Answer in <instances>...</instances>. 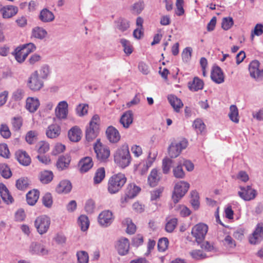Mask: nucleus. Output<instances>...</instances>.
I'll return each mask as SVG.
<instances>
[{
  "instance_id": "obj_1",
  "label": "nucleus",
  "mask_w": 263,
  "mask_h": 263,
  "mask_svg": "<svg viewBox=\"0 0 263 263\" xmlns=\"http://www.w3.org/2000/svg\"><path fill=\"white\" fill-rule=\"evenodd\" d=\"M115 162L120 167L125 168L131 162V156L128 145L126 143L122 144L117 149L114 154Z\"/></svg>"
},
{
  "instance_id": "obj_2",
  "label": "nucleus",
  "mask_w": 263,
  "mask_h": 263,
  "mask_svg": "<svg viewBox=\"0 0 263 263\" xmlns=\"http://www.w3.org/2000/svg\"><path fill=\"white\" fill-rule=\"evenodd\" d=\"M126 181V178L122 173L112 176L109 179L107 189L110 194H115L118 192Z\"/></svg>"
},
{
  "instance_id": "obj_3",
  "label": "nucleus",
  "mask_w": 263,
  "mask_h": 263,
  "mask_svg": "<svg viewBox=\"0 0 263 263\" xmlns=\"http://www.w3.org/2000/svg\"><path fill=\"white\" fill-rule=\"evenodd\" d=\"M100 117L98 115H95L91 118L89 126L86 128L85 136L88 141H91L95 139L99 130Z\"/></svg>"
},
{
  "instance_id": "obj_4",
  "label": "nucleus",
  "mask_w": 263,
  "mask_h": 263,
  "mask_svg": "<svg viewBox=\"0 0 263 263\" xmlns=\"http://www.w3.org/2000/svg\"><path fill=\"white\" fill-rule=\"evenodd\" d=\"M189 187V183L183 181L178 182L175 184L172 197L175 204L178 203L184 196Z\"/></svg>"
},
{
  "instance_id": "obj_5",
  "label": "nucleus",
  "mask_w": 263,
  "mask_h": 263,
  "mask_svg": "<svg viewBox=\"0 0 263 263\" xmlns=\"http://www.w3.org/2000/svg\"><path fill=\"white\" fill-rule=\"evenodd\" d=\"M188 145V142L185 139L175 141L171 144L168 148V153L171 158L177 157L182 151L185 149Z\"/></svg>"
},
{
  "instance_id": "obj_6",
  "label": "nucleus",
  "mask_w": 263,
  "mask_h": 263,
  "mask_svg": "<svg viewBox=\"0 0 263 263\" xmlns=\"http://www.w3.org/2000/svg\"><path fill=\"white\" fill-rule=\"evenodd\" d=\"M51 220L50 217L46 215H41L36 218L34 224L37 232L41 235L44 234L48 231Z\"/></svg>"
},
{
  "instance_id": "obj_7",
  "label": "nucleus",
  "mask_w": 263,
  "mask_h": 263,
  "mask_svg": "<svg viewBox=\"0 0 263 263\" xmlns=\"http://www.w3.org/2000/svg\"><path fill=\"white\" fill-rule=\"evenodd\" d=\"M208 231V227L206 224L199 223L193 227L191 234L197 243L199 244L204 239Z\"/></svg>"
},
{
  "instance_id": "obj_8",
  "label": "nucleus",
  "mask_w": 263,
  "mask_h": 263,
  "mask_svg": "<svg viewBox=\"0 0 263 263\" xmlns=\"http://www.w3.org/2000/svg\"><path fill=\"white\" fill-rule=\"evenodd\" d=\"M97 159L100 161L106 160L110 156L109 147L102 144L100 139H97L93 145Z\"/></svg>"
},
{
  "instance_id": "obj_9",
  "label": "nucleus",
  "mask_w": 263,
  "mask_h": 263,
  "mask_svg": "<svg viewBox=\"0 0 263 263\" xmlns=\"http://www.w3.org/2000/svg\"><path fill=\"white\" fill-rule=\"evenodd\" d=\"M38 71H34L29 77L28 82V87L32 91L40 90L43 86L44 83L40 80Z\"/></svg>"
},
{
  "instance_id": "obj_10",
  "label": "nucleus",
  "mask_w": 263,
  "mask_h": 263,
  "mask_svg": "<svg viewBox=\"0 0 263 263\" xmlns=\"http://www.w3.org/2000/svg\"><path fill=\"white\" fill-rule=\"evenodd\" d=\"M240 191L238 192L239 196L245 201H250L254 199L256 195L257 192L252 189L251 186H240Z\"/></svg>"
},
{
  "instance_id": "obj_11",
  "label": "nucleus",
  "mask_w": 263,
  "mask_h": 263,
  "mask_svg": "<svg viewBox=\"0 0 263 263\" xmlns=\"http://www.w3.org/2000/svg\"><path fill=\"white\" fill-rule=\"evenodd\" d=\"M18 11V7L13 5L4 6L0 4V13L3 18L8 19L15 15Z\"/></svg>"
},
{
  "instance_id": "obj_12",
  "label": "nucleus",
  "mask_w": 263,
  "mask_h": 263,
  "mask_svg": "<svg viewBox=\"0 0 263 263\" xmlns=\"http://www.w3.org/2000/svg\"><path fill=\"white\" fill-rule=\"evenodd\" d=\"M113 220L112 213L109 210L102 211L98 216V222L104 227L110 226Z\"/></svg>"
},
{
  "instance_id": "obj_13",
  "label": "nucleus",
  "mask_w": 263,
  "mask_h": 263,
  "mask_svg": "<svg viewBox=\"0 0 263 263\" xmlns=\"http://www.w3.org/2000/svg\"><path fill=\"white\" fill-rule=\"evenodd\" d=\"M68 105L66 101L60 102L55 109V115L59 119H65L68 112Z\"/></svg>"
},
{
  "instance_id": "obj_14",
  "label": "nucleus",
  "mask_w": 263,
  "mask_h": 263,
  "mask_svg": "<svg viewBox=\"0 0 263 263\" xmlns=\"http://www.w3.org/2000/svg\"><path fill=\"white\" fill-rule=\"evenodd\" d=\"M259 67V63L258 61L254 60L250 63L249 70L251 77L257 79L263 77V70H260Z\"/></svg>"
},
{
  "instance_id": "obj_15",
  "label": "nucleus",
  "mask_w": 263,
  "mask_h": 263,
  "mask_svg": "<svg viewBox=\"0 0 263 263\" xmlns=\"http://www.w3.org/2000/svg\"><path fill=\"white\" fill-rule=\"evenodd\" d=\"M116 248L120 255L127 254L129 249V241L126 238H121L117 242Z\"/></svg>"
},
{
  "instance_id": "obj_16",
  "label": "nucleus",
  "mask_w": 263,
  "mask_h": 263,
  "mask_svg": "<svg viewBox=\"0 0 263 263\" xmlns=\"http://www.w3.org/2000/svg\"><path fill=\"white\" fill-rule=\"evenodd\" d=\"M263 238V226L258 224L254 232L249 238V241L251 244H256L261 241Z\"/></svg>"
},
{
  "instance_id": "obj_17",
  "label": "nucleus",
  "mask_w": 263,
  "mask_h": 263,
  "mask_svg": "<svg viewBox=\"0 0 263 263\" xmlns=\"http://www.w3.org/2000/svg\"><path fill=\"white\" fill-rule=\"evenodd\" d=\"M108 140L112 143H117L120 139V135L118 130L112 126L108 127L106 131Z\"/></svg>"
},
{
  "instance_id": "obj_18",
  "label": "nucleus",
  "mask_w": 263,
  "mask_h": 263,
  "mask_svg": "<svg viewBox=\"0 0 263 263\" xmlns=\"http://www.w3.org/2000/svg\"><path fill=\"white\" fill-rule=\"evenodd\" d=\"M211 77L212 80L217 84H221L224 81L223 73L218 66L214 67L213 68Z\"/></svg>"
},
{
  "instance_id": "obj_19",
  "label": "nucleus",
  "mask_w": 263,
  "mask_h": 263,
  "mask_svg": "<svg viewBox=\"0 0 263 263\" xmlns=\"http://www.w3.org/2000/svg\"><path fill=\"white\" fill-rule=\"evenodd\" d=\"M93 163L92 158L89 157H86L82 159L79 163L80 171L82 173L88 172L93 166Z\"/></svg>"
},
{
  "instance_id": "obj_20",
  "label": "nucleus",
  "mask_w": 263,
  "mask_h": 263,
  "mask_svg": "<svg viewBox=\"0 0 263 263\" xmlns=\"http://www.w3.org/2000/svg\"><path fill=\"white\" fill-rule=\"evenodd\" d=\"M61 133V127L56 124L49 125L46 129V134L48 138L54 139L58 137Z\"/></svg>"
},
{
  "instance_id": "obj_21",
  "label": "nucleus",
  "mask_w": 263,
  "mask_h": 263,
  "mask_svg": "<svg viewBox=\"0 0 263 263\" xmlns=\"http://www.w3.org/2000/svg\"><path fill=\"white\" fill-rule=\"evenodd\" d=\"M15 157L19 163L23 165L28 166L31 163V158L27 153L23 151H18L15 153Z\"/></svg>"
},
{
  "instance_id": "obj_22",
  "label": "nucleus",
  "mask_w": 263,
  "mask_h": 263,
  "mask_svg": "<svg viewBox=\"0 0 263 263\" xmlns=\"http://www.w3.org/2000/svg\"><path fill=\"white\" fill-rule=\"evenodd\" d=\"M133 122V113L132 110H128L124 112L120 119V123L123 126L127 128Z\"/></svg>"
},
{
  "instance_id": "obj_23",
  "label": "nucleus",
  "mask_w": 263,
  "mask_h": 263,
  "mask_svg": "<svg viewBox=\"0 0 263 263\" xmlns=\"http://www.w3.org/2000/svg\"><path fill=\"white\" fill-rule=\"evenodd\" d=\"M0 194L3 200L7 204L12 203L13 201V197L10 194V193L6 185L2 183H0Z\"/></svg>"
},
{
  "instance_id": "obj_24",
  "label": "nucleus",
  "mask_w": 263,
  "mask_h": 263,
  "mask_svg": "<svg viewBox=\"0 0 263 263\" xmlns=\"http://www.w3.org/2000/svg\"><path fill=\"white\" fill-rule=\"evenodd\" d=\"M39 106L40 102L37 98L29 97L27 99L26 107L30 112H35Z\"/></svg>"
},
{
  "instance_id": "obj_25",
  "label": "nucleus",
  "mask_w": 263,
  "mask_h": 263,
  "mask_svg": "<svg viewBox=\"0 0 263 263\" xmlns=\"http://www.w3.org/2000/svg\"><path fill=\"white\" fill-rule=\"evenodd\" d=\"M39 17L44 23L51 22L54 20L53 13L46 8L41 11Z\"/></svg>"
},
{
  "instance_id": "obj_26",
  "label": "nucleus",
  "mask_w": 263,
  "mask_h": 263,
  "mask_svg": "<svg viewBox=\"0 0 263 263\" xmlns=\"http://www.w3.org/2000/svg\"><path fill=\"white\" fill-rule=\"evenodd\" d=\"M72 188L70 182L68 180H62L58 185L56 188V191L58 193H69Z\"/></svg>"
},
{
  "instance_id": "obj_27",
  "label": "nucleus",
  "mask_w": 263,
  "mask_h": 263,
  "mask_svg": "<svg viewBox=\"0 0 263 263\" xmlns=\"http://www.w3.org/2000/svg\"><path fill=\"white\" fill-rule=\"evenodd\" d=\"M204 85L202 80L198 77H195L193 80L188 83L189 89L194 91H197L203 88Z\"/></svg>"
},
{
  "instance_id": "obj_28",
  "label": "nucleus",
  "mask_w": 263,
  "mask_h": 263,
  "mask_svg": "<svg viewBox=\"0 0 263 263\" xmlns=\"http://www.w3.org/2000/svg\"><path fill=\"white\" fill-rule=\"evenodd\" d=\"M82 132L77 126L71 128L68 132V137L72 142H78L81 138Z\"/></svg>"
},
{
  "instance_id": "obj_29",
  "label": "nucleus",
  "mask_w": 263,
  "mask_h": 263,
  "mask_svg": "<svg viewBox=\"0 0 263 263\" xmlns=\"http://www.w3.org/2000/svg\"><path fill=\"white\" fill-rule=\"evenodd\" d=\"M160 180V176L158 173V171L154 168L153 169L148 177V183L150 186L154 187L157 185Z\"/></svg>"
},
{
  "instance_id": "obj_30",
  "label": "nucleus",
  "mask_w": 263,
  "mask_h": 263,
  "mask_svg": "<svg viewBox=\"0 0 263 263\" xmlns=\"http://www.w3.org/2000/svg\"><path fill=\"white\" fill-rule=\"evenodd\" d=\"M53 174L50 171H41L39 175L40 181L43 184H48L53 179Z\"/></svg>"
},
{
  "instance_id": "obj_31",
  "label": "nucleus",
  "mask_w": 263,
  "mask_h": 263,
  "mask_svg": "<svg viewBox=\"0 0 263 263\" xmlns=\"http://www.w3.org/2000/svg\"><path fill=\"white\" fill-rule=\"evenodd\" d=\"M40 193L36 190L29 191L26 195V200L30 205H34L39 198Z\"/></svg>"
},
{
  "instance_id": "obj_32",
  "label": "nucleus",
  "mask_w": 263,
  "mask_h": 263,
  "mask_svg": "<svg viewBox=\"0 0 263 263\" xmlns=\"http://www.w3.org/2000/svg\"><path fill=\"white\" fill-rule=\"evenodd\" d=\"M167 98L170 103L174 110L178 112L179 109L183 106V103L181 100L174 95H170L168 96Z\"/></svg>"
},
{
  "instance_id": "obj_33",
  "label": "nucleus",
  "mask_w": 263,
  "mask_h": 263,
  "mask_svg": "<svg viewBox=\"0 0 263 263\" xmlns=\"http://www.w3.org/2000/svg\"><path fill=\"white\" fill-rule=\"evenodd\" d=\"M47 35V32L45 29L40 27L33 28L31 32V36L36 39L42 40Z\"/></svg>"
},
{
  "instance_id": "obj_34",
  "label": "nucleus",
  "mask_w": 263,
  "mask_h": 263,
  "mask_svg": "<svg viewBox=\"0 0 263 263\" xmlns=\"http://www.w3.org/2000/svg\"><path fill=\"white\" fill-rule=\"evenodd\" d=\"M140 187L137 186L135 184H129L125 190V193L128 197L132 198L135 197L140 191Z\"/></svg>"
},
{
  "instance_id": "obj_35",
  "label": "nucleus",
  "mask_w": 263,
  "mask_h": 263,
  "mask_svg": "<svg viewBox=\"0 0 263 263\" xmlns=\"http://www.w3.org/2000/svg\"><path fill=\"white\" fill-rule=\"evenodd\" d=\"M144 8V5L143 2H138L129 8L131 13L135 15H138L141 13Z\"/></svg>"
},
{
  "instance_id": "obj_36",
  "label": "nucleus",
  "mask_w": 263,
  "mask_h": 263,
  "mask_svg": "<svg viewBox=\"0 0 263 263\" xmlns=\"http://www.w3.org/2000/svg\"><path fill=\"white\" fill-rule=\"evenodd\" d=\"M26 54L27 53H24V51L22 50L20 47H17L12 53V54L14 56L15 60L20 63L25 61L27 58Z\"/></svg>"
},
{
  "instance_id": "obj_37",
  "label": "nucleus",
  "mask_w": 263,
  "mask_h": 263,
  "mask_svg": "<svg viewBox=\"0 0 263 263\" xmlns=\"http://www.w3.org/2000/svg\"><path fill=\"white\" fill-rule=\"evenodd\" d=\"M105 175V170L103 167L99 168L95 175L93 181L95 184H99L104 179Z\"/></svg>"
},
{
  "instance_id": "obj_38",
  "label": "nucleus",
  "mask_w": 263,
  "mask_h": 263,
  "mask_svg": "<svg viewBox=\"0 0 263 263\" xmlns=\"http://www.w3.org/2000/svg\"><path fill=\"white\" fill-rule=\"evenodd\" d=\"M229 116L231 120L235 123H238V111L236 105H232L230 107V112Z\"/></svg>"
},
{
  "instance_id": "obj_39",
  "label": "nucleus",
  "mask_w": 263,
  "mask_h": 263,
  "mask_svg": "<svg viewBox=\"0 0 263 263\" xmlns=\"http://www.w3.org/2000/svg\"><path fill=\"white\" fill-rule=\"evenodd\" d=\"M0 174L3 177L6 179H8L12 176L9 167L5 163H0Z\"/></svg>"
},
{
  "instance_id": "obj_40",
  "label": "nucleus",
  "mask_w": 263,
  "mask_h": 263,
  "mask_svg": "<svg viewBox=\"0 0 263 263\" xmlns=\"http://www.w3.org/2000/svg\"><path fill=\"white\" fill-rule=\"evenodd\" d=\"M23 119L21 117H14L11 119L12 129L14 131H19L23 125Z\"/></svg>"
},
{
  "instance_id": "obj_41",
  "label": "nucleus",
  "mask_w": 263,
  "mask_h": 263,
  "mask_svg": "<svg viewBox=\"0 0 263 263\" xmlns=\"http://www.w3.org/2000/svg\"><path fill=\"white\" fill-rule=\"evenodd\" d=\"M78 223L82 231H86L89 226L88 217L85 215H81L78 219Z\"/></svg>"
},
{
  "instance_id": "obj_42",
  "label": "nucleus",
  "mask_w": 263,
  "mask_h": 263,
  "mask_svg": "<svg viewBox=\"0 0 263 263\" xmlns=\"http://www.w3.org/2000/svg\"><path fill=\"white\" fill-rule=\"evenodd\" d=\"M174 176L177 178H183L185 173L182 166V161L180 160L179 164L173 170Z\"/></svg>"
},
{
  "instance_id": "obj_43",
  "label": "nucleus",
  "mask_w": 263,
  "mask_h": 263,
  "mask_svg": "<svg viewBox=\"0 0 263 263\" xmlns=\"http://www.w3.org/2000/svg\"><path fill=\"white\" fill-rule=\"evenodd\" d=\"M129 27V22L124 18H119L117 22V28L122 32L126 31Z\"/></svg>"
},
{
  "instance_id": "obj_44",
  "label": "nucleus",
  "mask_w": 263,
  "mask_h": 263,
  "mask_svg": "<svg viewBox=\"0 0 263 263\" xmlns=\"http://www.w3.org/2000/svg\"><path fill=\"white\" fill-rule=\"evenodd\" d=\"M123 223L127 226L126 232L128 234H134L136 232V227L130 218L125 219L123 221Z\"/></svg>"
},
{
  "instance_id": "obj_45",
  "label": "nucleus",
  "mask_w": 263,
  "mask_h": 263,
  "mask_svg": "<svg viewBox=\"0 0 263 263\" xmlns=\"http://www.w3.org/2000/svg\"><path fill=\"white\" fill-rule=\"evenodd\" d=\"M120 43L123 47L124 52L127 55H129L133 52V47L129 41L125 39H122L120 40Z\"/></svg>"
},
{
  "instance_id": "obj_46",
  "label": "nucleus",
  "mask_w": 263,
  "mask_h": 263,
  "mask_svg": "<svg viewBox=\"0 0 263 263\" xmlns=\"http://www.w3.org/2000/svg\"><path fill=\"white\" fill-rule=\"evenodd\" d=\"M167 222L165 225V230L168 233L172 232L176 228L177 224V219L176 218L166 219Z\"/></svg>"
},
{
  "instance_id": "obj_47",
  "label": "nucleus",
  "mask_w": 263,
  "mask_h": 263,
  "mask_svg": "<svg viewBox=\"0 0 263 263\" xmlns=\"http://www.w3.org/2000/svg\"><path fill=\"white\" fill-rule=\"evenodd\" d=\"M191 199L190 202L195 210H197L199 207V196L196 191H192L191 193Z\"/></svg>"
},
{
  "instance_id": "obj_48",
  "label": "nucleus",
  "mask_w": 263,
  "mask_h": 263,
  "mask_svg": "<svg viewBox=\"0 0 263 263\" xmlns=\"http://www.w3.org/2000/svg\"><path fill=\"white\" fill-rule=\"evenodd\" d=\"M175 210L179 212L180 215L182 217L188 216L191 214L190 210L183 205H177L175 207Z\"/></svg>"
},
{
  "instance_id": "obj_49",
  "label": "nucleus",
  "mask_w": 263,
  "mask_h": 263,
  "mask_svg": "<svg viewBox=\"0 0 263 263\" xmlns=\"http://www.w3.org/2000/svg\"><path fill=\"white\" fill-rule=\"evenodd\" d=\"M78 263H88L89 256L88 253L84 251H78L77 253Z\"/></svg>"
},
{
  "instance_id": "obj_50",
  "label": "nucleus",
  "mask_w": 263,
  "mask_h": 263,
  "mask_svg": "<svg viewBox=\"0 0 263 263\" xmlns=\"http://www.w3.org/2000/svg\"><path fill=\"white\" fill-rule=\"evenodd\" d=\"M39 73L42 79H47L50 73L49 66L47 65H43L40 68Z\"/></svg>"
},
{
  "instance_id": "obj_51",
  "label": "nucleus",
  "mask_w": 263,
  "mask_h": 263,
  "mask_svg": "<svg viewBox=\"0 0 263 263\" xmlns=\"http://www.w3.org/2000/svg\"><path fill=\"white\" fill-rule=\"evenodd\" d=\"M168 240L166 237H163L159 239L158 242V249L160 252L165 251L168 248Z\"/></svg>"
},
{
  "instance_id": "obj_52",
  "label": "nucleus",
  "mask_w": 263,
  "mask_h": 263,
  "mask_svg": "<svg viewBox=\"0 0 263 263\" xmlns=\"http://www.w3.org/2000/svg\"><path fill=\"white\" fill-rule=\"evenodd\" d=\"M29 183L27 178H21L16 182V187L20 190H25L28 186Z\"/></svg>"
},
{
  "instance_id": "obj_53",
  "label": "nucleus",
  "mask_w": 263,
  "mask_h": 263,
  "mask_svg": "<svg viewBox=\"0 0 263 263\" xmlns=\"http://www.w3.org/2000/svg\"><path fill=\"white\" fill-rule=\"evenodd\" d=\"M69 162V157H61L57 162V165L58 168L63 170L68 166Z\"/></svg>"
},
{
  "instance_id": "obj_54",
  "label": "nucleus",
  "mask_w": 263,
  "mask_h": 263,
  "mask_svg": "<svg viewBox=\"0 0 263 263\" xmlns=\"http://www.w3.org/2000/svg\"><path fill=\"white\" fill-rule=\"evenodd\" d=\"M193 126L195 128L198 134L202 133L205 129V124L201 120L199 119L194 121Z\"/></svg>"
},
{
  "instance_id": "obj_55",
  "label": "nucleus",
  "mask_w": 263,
  "mask_h": 263,
  "mask_svg": "<svg viewBox=\"0 0 263 263\" xmlns=\"http://www.w3.org/2000/svg\"><path fill=\"white\" fill-rule=\"evenodd\" d=\"M173 161L167 158L163 159L162 161V170L164 174H167L170 171Z\"/></svg>"
},
{
  "instance_id": "obj_56",
  "label": "nucleus",
  "mask_w": 263,
  "mask_h": 263,
  "mask_svg": "<svg viewBox=\"0 0 263 263\" xmlns=\"http://www.w3.org/2000/svg\"><path fill=\"white\" fill-rule=\"evenodd\" d=\"M88 105L86 104H79L76 108L77 114L80 116H83L87 114Z\"/></svg>"
},
{
  "instance_id": "obj_57",
  "label": "nucleus",
  "mask_w": 263,
  "mask_h": 263,
  "mask_svg": "<svg viewBox=\"0 0 263 263\" xmlns=\"http://www.w3.org/2000/svg\"><path fill=\"white\" fill-rule=\"evenodd\" d=\"M20 47L22 50L24 51L25 53H27L26 57H27L31 52H33L36 49V47L34 44L31 43L24 44L22 46H20Z\"/></svg>"
},
{
  "instance_id": "obj_58",
  "label": "nucleus",
  "mask_w": 263,
  "mask_h": 263,
  "mask_svg": "<svg viewBox=\"0 0 263 263\" xmlns=\"http://www.w3.org/2000/svg\"><path fill=\"white\" fill-rule=\"evenodd\" d=\"M0 134L1 136L6 139L9 138L11 136V132L9 127L5 124H2L0 127Z\"/></svg>"
},
{
  "instance_id": "obj_59",
  "label": "nucleus",
  "mask_w": 263,
  "mask_h": 263,
  "mask_svg": "<svg viewBox=\"0 0 263 263\" xmlns=\"http://www.w3.org/2000/svg\"><path fill=\"white\" fill-rule=\"evenodd\" d=\"M233 25V18L231 17H224L223 18L221 26L222 28L225 30H227L229 29Z\"/></svg>"
},
{
  "instance_id": "obj_60",
  "label": "nucleus",
  "mask_w": 263,
  "mask_h": 263,
  "mask_svg": "<svg viewBox=\"0 0 263 263\" xmlns=\"http://www.w3.org/2000/svg\"><path fill=\"white\" fill-rule=\"evenodd\" d=\"M192 49L191 47H187L184 48L182 52L181 55L183 61L188 62L192 56Z\"/></svg>"
},
{
  "instance_id": "obj_61",
  "label": "nucleus",
  "mask_w": 263,
  "mask_h": 263,
  "mask_svg": "<svg viewBox=\"0 0 263 263\" xmlns=\"http://www.w3.org/2000/svg\"><path fill=\"white\" fill-rule=\"evenodd\" d=\"M37 134L35 131L28 132L26 136V140L30 144L33 143L36 139Z\"/></svg>"
},
{
  "instance_id": "obj_62",
  "label": "nucleus",
  "mask_w": 263,
  "mask_h": 263,
  "mask_svg": "<svg viewBox=\"0 0 263 263\" xmlns=\"http://www.w3.org/2000/svg\"><path fill=\"white\" fill-rule=\"evenodd\" d=\"M42 201L43 204L47 207L50 208L52 204V196L50 193H46L42 198Z\"/></svg>"
},
{
  "instance_id": "obj_63",
  "label": "nucleus",
  "mask_w": 263,
  "mask_h": 263,
  "mask_svg": "<svg viewBox=\"0 0 263 263\" xmlns=\"http://www.w3.org/2000/svg\"><path fill=\"white\" fill-rule=\"evenodd\" d=\"M163 187H158L151 192V199L152 200H156L159 199L163 192Z\"/></svg>"
},
{
  "instance_id": "obj_64",
  "label": "nucleus",
  "mask_w": 263,
  "mask_h": 263,
  "mask_svg": "<svg viewBox=\"0 0 263 263\" xmlns=\"http://www.w3.org/2000/svg\"><path fill=\"white\" fill-rule=\"evenodd\" d=\"M38 152L40 154H44L49 149V144L45 141H41L38 144Z\"/></svg>"
}]
</instances>
